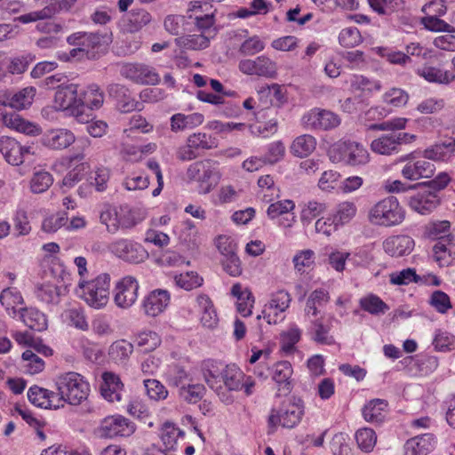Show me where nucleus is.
<instances>
[{"instance_id": "1", "label": "nucleus", "mask_w": 455, "mask_h": 455, "mask_svg": "<svg viewBox=\"0 0 455 455\" xmlns=\"http://www.w3.org/2000/svg\"><path fill=\"white\" fill-rule=\"evenodd\" d=\"M203 372L207 385L216 391L222 389L223 384L228 391H243L246 396L255 392L254 378L246 375L236 364L222 367L220 363L208 360L204 363Z\"/></svg>"}, {"instance_id": "2", "label": "nucleus", "mask_w": 455, "mask_h": 455, "mask_svg": "<svg viewBox=\"0 0 455 455\" xmlns=\"http://www.w3.org/2000/svg\"><path fill=\"white\" fill-rule=\"evenodd\" d=\"M60 397V408L64 407L67 403L71 405H79L85 401L90 394L91 388L85 378L75 371H68L60 374L55 380Z\"/></svg>"}, {"instance_id": "3", "label": "nucleus", "mask_w": 455, "mask_h": 455, "mask_svg": "<svg viewBox=\"0 0 455 455\" xmlns=\"http://www.w3.org/2000/svg\"><path fill=\"white\" fill-rule=\"evenodd\" d=\"M76 293L89 307L94 309L104 308L109 301L110 275L103 273L90 281L80 279Z\"/></svg>"}, {"instance_id": "4", "label": "nucleus", "mask_w": 455, "mask_h": 455, "mask_svg": "<svg viewBox=\"0 0 455 455\" xmlns=\"http://www.w3.org/2000/svg\"><path fill=\"white\" fill-rule=\"evenodd\" d=\"M406 212L398 199L387 196L373 204L368 212L371 224L382 228H393L401 225L405 220Z\"/></svg>"}, {"instance_id": "5", "label": "nucleus", "mask_w": 455, "mask_h": 455, "mask_svg": "<svg viewBox=\"0 0 455 455\" xmlns=\"http://www.w3.org/2000/svg\"><path fill=\"white\" fill-rule=\"evenodd\" d=\"M330 160L334 164L359 167L366 165L370 160V153L361 143L350 140H339L329 149Z\"/></svg>"}, {"instance_id": "6", "label": "nucleus", "mask_w": 455, "mask_h": 455, "mask_svg": "<svg viewBox=\"0 0 455 455\" xmlns=\"http://www.w3.org/2000/svg\"><path fill=\"white\" fill-rule=\"evenodd\" d=\"M187 176L190 180L197 182L199 193L205 195L219 184L221 172L217 162L204 159L190 164L187 170Z\"/></svg>"}, {"instance_id": "7", "label": "nucleus", "mask_w": 455, "mask_h": 455, "mask_svg": "<svg viewBox=\"0 0 455 455\" xmlns=\"http://www.w3.org/2000/svg\"><path fill=\"white\" fill-rule=\"evenodd\" d=\"M54 106L58 110L67 111L79 123H88L91 115L82 113L79 105V85L72 83L61 84L57 86L54 94Z\"/></svg>"}, {"instance_id": "8", "label": "nucleus", "mask_w": 455, "mask_h": 455, "mask_svg": "<svg viewBox=\"0 0 455 455\" xmlns=\"http://www.w3.org/2000/svg\"><path fill=\"white\" fill-rule=\"evenodd\" d=\"M304 412L303 401L299 397L292 396L282 409L271 411L268 424L271 427L280 425L285 428H293L301 421Z\"/></svg>"}, {"instance_id": "9", "label": "nucleus", "mask_w": 455, "mask_h": 455, "mask_svg": "<svg viewBox=\"0 0 455 455\" xmlns=\"http://www.w3.org/2000/svg\"><path fill=\"white\" fill-rule=\"evenodd\" d=\"M109 251L124 261L139 264L148 258L144 247L129 239H118L108 245Z\"/></svg>"}, {"instance_id": "10", "label": "nucleus", "mask_w": 455, "mask_h": 455, "mask_svg": "<svg viewBox=\"0 0 455 455\" xmlns=\"http://www.w3.org/2000/svg\"><path fill=\"white\" fill-rule=\"evenodd\" d=\"M140 285L135 277L126 275L118 280L113 290V300L122 309L130 308L138 299Z\"/></svg>"}, {"instance_id": "11", "label": "nucleus", "mask_w": 455, "mask_h": 455, "mask_svg": "<svg viewBox=\"0 0 455 455\" xmlns=\"http://www.w3.org/2000/svg\"><path fill=\"white\" fill-rule=\"evenodd\" d=\"M301 122L307 129L328 131L338 127L340 118L332 111L315 108L303 115Z\"/></svg>"}, {"instance_id": "12", "label": "nucleus", "mask_w": 455, "mask_h": 455, "mask_svg": "<svg viewBox=\"0 0 455 455\" xmlns=\"http://www.w3.org/2000/svg\"><path fill=\"white\" fill-rule=\"evenodd\" d=\"M239 70L248 76L275 78L277 76V65L266 55L255 59H244L238 64Z\"/></svg>"}, {"instance_id": "13", "label": "nucleus", "mask_w": 455, "mask_h": 455, "mask_svg": "<svg viewBox=\"0 0 455 455\" xmlns=\"http://www.w3.org/2000/svg\"><path fill=\"white\" fill-rule=\"evenodd\" d=\"M122 76L140 84H156L160 81L155 68L143 63H125L120 69Z\"/></svg>"}, {"instance_id": "14", "label": "nucleus", "mask_w": 455, "mask_h": 455, "mask_svg": "<svg viewBox=\"0 0 455 455\" xmlns=\"http://www.w3.org/2000/svg\"><path fill=\"white\" fill-rule=\"evenodd\" d=\"M292 373V366L288 361L277 362L270 368L271 378L277 386L276 396H285L291 393Z\"/></svg>"}, {"instance_id": "15", "label": "nucleus", "mask_w": 455, "mask_h": 455, "mask_svg": "<svg viewBox=\"0 0 455 455\" xmlns=\"http://www.w3.org/2000/svg\"><path fill=\"white\" fill-rule=\"evenodd\" d=\"M101 435L106 437L129 436L135 431L134 425L123 416L107 417L100 424Z\"/></svg>"}, {"instance_id": "16", "label": "nucleus", "mask_w": 455, "mask_h": 455, "mask_svg": "<svg viewBox=\"0 0 455 455\" xmlns=\"http://www.w3.org/2000/svg\"><path fill=\"white\" fill-rule=\"evenodd\" d=\"M170 300L171 296L166 290H154L144 298L142 310L148 316L156 317L166 309Z\"/></svg>"}, {"instance_id": "17", "label": "nucleus", "mask_w": 455, "mask_h": 455, "mask_svg": "<svg viewBox=\"0 0 455 455\" xmlns=\"http://www.w3.org/2000/svg\"><path fill=\"white\" fill-rule=\"evenodd\" d=\"M0 152L12 165H20L24 162L25 156L29 154V148L20 145L16 140L2 136L0 138Z\"/></svg>"}, {"instance_id": "18", "label": "nucleus", "mask_w": 455, "mask_h": 455, "mask_svg": "<svg viewBox=\"0 0 455 455\" xmlns=\"http://www.w3.org/2000/svg\"><path fill=\"white\" fill-rule=\"evenodd\" d=\"M75 140V134L70 130L65 128L49 130L42 138L43 145L54 150L67 148L72 145Z\"/></svg>"}, {"instance_id": "19", "label": "nucleus", "mask_w": 455, "mask_h": 455, "mask_svg": "<svg viewBox=\"0 0 455 455\" xmlns=\"http://www.w3.org/2000/svg\"><path fill=\"white\" fill-rule=\"evenodd\" d=\"M104 99V92L96 84H90L84 88H79V105L82 113H85V108L90 110L100 108Z\"/></svg>"}, {"instance_id": "20", "label": "nucleus", "mask_w": 455, "mask_h": 455, "mask_svg": "<svg viewBox=\"0 0 455 455\" xmlns=\"http://www.w3.org/2000/svg\"><path fill=\"white\" fill-rule=\"evenodd\" d=\"M414 245V240L404 235H391L383 242L385 252L392 257H402L410 254Z\"/></svg>"}, {"instance_id": "21", "label": "nucleus", "mask_w": 455, "mask_h": 455, "mask_svg": "<svg viewBox=\"0 0 455 455\" xmlns=\"http://www.w3.org/2000/svg\"><path fill=\"white\" fill-rule=\"evenodd\" d=\"M28 398L31 403L40 408L55 410L60 408V397L57 393L36 385L28 389Z\"/></svg>"}, {"instance_id": "22", "label": "nucleus", "mask_w": 455, "mask_h": 455, "mask_svg": "<svg viewBox=\"0 0 455 455\" xmlns=\"http://www.w3.org/2000/svg\"><path fill=\"white\" fill-rule=\"evenodd\" d=\"M1 121L7 128L27 135L36 136L41 133V128L37 124L25 120L15 112L3 114Z\"/></svg>"}, {"instance_id": "23", "label": "nucleus", "mask_w": 455, "mask_h": 455, "mask_svg": "<svg viewBox=\"0 0 455 455\" xmlns=\"http://www.w3.org/2000/svg\"><path fill=\"white\" fill-rule=\"evenodd\" d=\"M0 303L4 307L6 313L12 318L20 315L24 299L21 292L16 287H8L0 293Z\"/></svg>"}, {"instance_id": "24", "label": "nucleus", "mask_w": 455, "mask_h": 455, "mask_svg": "<svg viewBox=\"0 0 455 455\" xmlns=\"http://www.w3.org/2000/svg\"><path fill=\"white\" fill-rule=\"evenodd\" d=\"M435 171V165L424 158L408 162L402 169L401 173L407 180H417L432 177Z\"/></svg>"}, {"instance_id": "25", "label": "nucleus", "mask_w": 455, "mask_h": 455, "mask_svg": "<svg viewBox=\"0 0 455 455\" xmlns=\"http://www.w3.org/2000/svg\"><path fill=\"white\" fill-rule=\"evenodd\" d=\"M438 204L439 199L435 193L427 189L418 192L409 199L410 207L420 214L431 212Z\"/></svg>"}, {"instance_id": "26", "label": "nucleus", "mask_w": 455, "mask_h": 455, "mask_svg": "<svg viewBox=\"0 0 455 455\" xmlns=\"http://www.w3.org/2000/svg\"><path fill=\"white\" fill-rule=\"evenodd\" d=\"M435 445L432 434H425L409 439L404 444V455H427Z\"/></svg>"}, {"instance_id": "27", "label": "nucleus", "mask_w": 455, "mask_h": 455, "mask_svg": "<svg viewBox=\"0 0 455 455\" xmlns=\"http://www.w3.org/2000/svg\"><path fill=\"white\" fill-rule=\"evenodd\" d=\"M204 121V116L201 113H191L188 115L176 113L170 118V127L172 132H180L195 129L200 126Z\"/></svg>"}, {"instance_id": "28", "label": "nucleus", "mask_w": 455, "mask_h": 455, "mask_svg": "<svg viewBox=\"0 0 455 455\" xmlns=\"http://www.w3.org/2000/svg\"><path fill=\"white\" fill-rule=\"evenodd\" d=\"M423 158L436 162H450L455 157V140L435 144L426 148L422 153Z\"/></svg>"}, {"instance_id": "29", "label": "nucleus", "mask_w": 455, "mask_h": 455, "mask_svg": "<svg viewBox=\"0 0 455 455\" xmlns=\"http://www.w3.org/2000/svg\"><path fill=\"white\" fill-rule=\"evenodd\" d=\"M102 379L100 390L103 397L109 402L121 401L124 384L119 376L113 372H104Z\"/></svg>"}, {"instance_id": "30", "label": "nucleus", "mask_w": 455, "mask_h": 455, "mask_svg": "<svg viewBox=\"0 0 455 455\" xmlns=\"http://www.w3.org/2000/svg\"><path fill=\"white\" fill-rule=\"evenodd\" d=\"M102 41V36L93 32H76L67 37V42L70 45L79 46L87 55L89 52L100 46Z\"/></svg>"}, {"instance_id": "31", "label": "nucleus", "mask_w": 455, "mask_h": 455, "mask_svg": "<svg viewBox=\"0 0 455 455\" xmlns=\"http://www.w3.org/2000/svg\"><path fill=\"white\" fill-rule=\"evenodd\" d=\"M416 73L428 83L438 84H449L455 79V75L452 71L428 65L419 68Z\"/></svg>"}, {"instance_id": "32", "label": "nucleus", "mask_w": 455, "mask_h": 455, "mask_svg": "<svg viewBox=\"0 0 455 455\" xmlns=\"http://www.w3.org/2000/svg\"><path fill=\"white\" fill-rule=\"evenodd\" d=\"M36 93L34 86L25 87L17 92L8 93L3 104L15 109H25L32 105Z\"/></svg>"}, {"instance_id": "33", "label": "nucleus", "mask_w": 455, "mask_h": 455, "mask_svg": "<svg viewBox=\"0 0 455 455\" xmlns=\"http://www.w3.org/2000/svg\"><path fill=\"white\" fill-rule=\"evenodd\" d=\"M196 304L201 312V323L208 329H214L219 323V318L211 299L204 294L196 298Z\"/></svg>"}, {"instance_id": "34", "label": "nucleus", "mask_w": 455, "mask_h": 455, "mask_svg": "<svg viewBox=\"0 0 455 455\" xmlns=\"http://www.w3.org/2000/svg\"><path fill=\"white\" fill-rule=\"evenodd\" d=\"M387 406L384 399H372L363 408V416L368 422H381L386 417Z\"/></svg>"}, {"instance_id": "35", "label": "nucleus", "mask_w": 455, "mask_h": 455, "mask_svg": "<svg viewBox=\"0 0 455 455\" xmlns=\"http://www.w3.org/2000/svg\"><path fill=\"white\" fill-rule=\"evenodd\" d=\"M20 317L31 330L42 331L47 328L46 315L36 307L22 308Z\"/></svg>"}, {"instance_id": "36", "label": "nucleus", "mask_w": 455, "mask_h": 455, "mask_svg": "<svg viewBox=\"0 0 455 455\" xmlns=\"http://www.w3.org/2000/svg\"><path fill=\"white\" fill-rule=\"evenodd\" d=\"M370 147L374 153L383 156H391L400 151L395 133L382 134L373 140Z\"/></svg>"}, {"instance_id": "37", "label": "nucleus", "mask_w": 455, "mask_h": 455, "mask_svg": "<svg viewBox=\"0 0 455 455\" xmlns=\"http://www.w3.org/2000/svg\"><path fill=\"white\" fill-rule=\"evenodd\" d=\"M159 436L163 443L164 451H175L179 438L183 436V432L173 423L166 421L160 428Z\"/></svg>"}, {"instance_id": "38", "label": "nucleus", "mask_w": 455, "mask_h": 455, "mask_svg": "<svg viewBox=\"0 0 455 455\" xmlns=\"http://www.w3.org/2000/svg\"><path fill=\"white\" fill-rule=\"evenodd\" d=\"M316 140L310 134H303L295 138L291 146V152L295 156L306 157L314 152Z\"/></svg>"}, {"instance_id": "39", "label": "nucleus", "mask_w": 455, "mask_h": 455, "mask_svg": "<svg viewBox=\"0 0 455 455\" xmlns=\"http://www.w3.org/2000/svg\"><path fill=\"white\" fill-rule=\"evenodd\" d=\"M330 300L329 292L323 289L313 291L306 302L305 312L307 315L316 316L319 313L318 307H323Z\"/></svg>"}, {"instance_id": "40", "label": "nucleus", "mask_w": 455, "mask_h": 455, "mask_svg": "<svg viewBox=\"0 0 455 455\" xmlns=\"http://www.w3.org/2000/svg\"><path fill=\"white\" fill-rule=\"evenodd\" d=\"M191 148L198 150H210L218 148V139L205 132H194L187 138Z\"/></svg>"}, {"instance_id": "41", "label": "nucleus", "mask_w": 455, "mask_h": 455, "mask_svg": "<svg viewBox=\"0 0 455 455\" xmlns=\"http://www.w3.org/2000/svg\"><path fill=\"white\" fill-rule=\"evenodd\" d=\"M209 43L210 36L204 34L188 35L175 39V44L180 48L194 51L205 49L208 47Z\"/></svg>"}, {"instance_id": "42", "label": "nucleus", "mask_w": 455, "mask_h": 455, "mask_svg": "<svg viewBox=\"0 0 455 455\" xmlns=\"http://www.w3.org/2000/svg\"><path fill=\"white\" fill-rule=\"evenodd\" d=\"M133 346L125 339L115 341L109 347L108 355L116 363H124L132 354Z\"/></svg>"}, {"instance_id": "43", "label": "nucleus", "mask_w": 455, "mask_h": 455, "mask_svg": "<svg viewBox=\"0 0 455 455\" xmlns=\"http://www.w3.org/2000/svg\"><path fill=\"white\" fill-rule=\"evenodd\" d=\"M152 20L151 14L144 9H132L128 14L127 28L131 33H135L148 25Z\"/></svg>"}, {"instance_id": "44", "label": "nucleus", "mask_w": 455, "mask_h": 455, "mask_svg": "<svg viewBox=\"0 0 455 455\" xmlns=\"http://www.w3.org/2000/svg\"><path fill=\"white\" fill-rule=\"evenodd\" d=\"M357 208L352 202H342L337 205L331 215L338 227L340 228L349 223L355 216Z\"/></svg>"}, {"instance_id": "45", "label": "nucleus", "mask_w": 455, "mask_h": 455, "mask_svg": "<svg viewBox=\"0 0 455 455\" xmlns=\"http://www.w3.org/2000/svg\"><path fill=\"white\" fill-rule=\"evenodd\" d=\"M60 294V288L51 283L40 284L36 290V298L46 304H58Z\"/></svg>"}, {"instance_id": "46", "label": "nucleus", "mask_w": 455, "mask_h": 455, "mask_svg": "<svg viewBox=\"0 0 455 455\" xmlns=\"http://www.w3.org/2000/svg\"><path fill=\"white\" fill-rule=\"evenodd\" d=\"M52 175L46 171H37L34 172L30 180V190L34 194H41L48 190L52 185Z\"/></svg>"}, {"instance_id": "47", "label": "nucleus", "mask_w": 455, "mask_h": 455, "mask_svg": "<svg viewBox=\"0 0 455 455\" xmlns=\"http://www.w3.org/2000/svg\"><path fill=\"white\" fill-rule=\"evenodd\" d=\"M355 437L359 449L364 452H371L377 443L376 433L369 427L358 429Z\"/></svg>"}, {"instance_id": "48", "label": "nucleus", "mask_w": 455, "mask_h": 455, "mask_svg": "<svg viewBox=\"0 0 455 455\" xmlns=\"http://www.w3.org/2000/svg\"><path fill=\"white\" fill-rule=\"evenodd\" d=\"M339 43L344 48H354L363 43V36L356 27H347L339 34Z\"/></svg>"}, {"instance_id": "49", "label": "nucleus", "mask_w": 455, "mask_h": 455, "mask_svg": "<svg viewBox=\"0 0 455 455\" xmlns=\"http://www.w3.org/2000/svg\"><path fill=\"white\" fill-rule=\"evenodd\" d=\"M205 392V388L202 384H188L180 387V397L188 403H196L199 402Z\"/></svg>"}, {"instance_id": "50", "label": "nucleus", "mask_w": 455, "mask_h": 455, "mask_svg": "<svg viewBox=\"0 0 455 455\" xmlns=\"http://www.w3.org/2000/svg\"><path fill=\"white\" fill-rule=\"evenodd\" d=\"M359 305L362 309L371 315L384 314L388 309L387 305L373 294L362 298L359 300Z\"/></svg>"}, {"instance_id": "51", "label": "nucleus", "mask_w": 455, "mask_h": 455, "mask_svg": "<svg viewBox=\"0 0 455 455\" xmlns=\"http://www.w3.org/2000/svg\"><path fill=\"white\" fill-rule=\"evenodd\" d=\"M64 315L66 320L75 328L81 331H87L89 329V324L83 307H72L68 308L65 310Z\"/></svg>"}, {"instance_id": "52", "label": "nucleus", "mask_w": 455, "mask_h": 455, "mask_svg": "<svg viewBox=\"0 0 455 455\" xmlns=\"http://www.w3.org/2000/svg\"><path fill=\"white\" fill-rule=\"evenodd\" d=\"M174 281L177 286L186 291H191L200 287L204 279L196 272L188 271L175 275Z\"/></svg>"}, {"instance_id": "53", "label": "nucleus", "mask_w": 455, "mask_h": 455, "mask_svg": "<svg viewBox=\"0 0 455 455\" xmlns=\"http://www.w3.org/2000/svg\"><path fill=\"white\" fill-rule=\"evenodd\" d=\"M21 358L23 361V368L28 374H37L44 368V360L31 350L24 351Z\"/></svg>"}, {"instance_id": "54", "label": "nucleus", "mask_w": 455, "mask_h": 455, "mask_svg": "<svg viewBox=\"0 0 455 455\" xmlns=\"http://www.w3.org/2000/svg\"><path fill=\"white\" fill-rule=\"evenodd\" d=\"M300 337V329L295 324L291 325L286 331L281 334L282 350L286 354L292 352L295 345L299 341Z\"/></svg>"}, {"instance_id": "55", "label": "nucleus", "mask_w": 455, "mask_h": 455, "mask_svg": "<svg viewBox=\"0 0 455 455\" xmlns=\"http://www.w3.org/2000/svg\"><path fill=\"white\" fill-rule=\"evenodd\" d=\"M350 87L353 92L379 91L381 84L379 81L370 80L361 75H354L350 78Z\"/></svg>"}, {"instance_id": "56", "label": "nucleus", "mask_w": 455, "mask_h": 455, "mask_svg": "<svg viewBox=\"0 0 455 455\" xmlns=\"http://www.w3.org/2000/svg\"><path fill=\"white\" fill-rule=\"evenodd\" d=\"M110 178V170L107 167H98L91 172L89 176V182L93 186L98 192H102L107 189L108 182Z\"/></svg>"}, {"instance_id": "57", "label": "nucleus", "mask_w": 455, "mask_h": 455, "mask_svg": "<svg viewBox=\"0 0 455 455\" xmlns=\"http://www.w3.org/2000/svg\"><path fill=\"white\" fill-rule=\"evenodd\" d=\"M258 185L262 188V199L266 203L272 202L279 197V188L275 186L273 178L270 175H265L259 179Z\"/></svg>"}, {"instance_id": "58", "label": "nucleus", "mask_w": 455, "mask_h": 455, "mask_svg": "<svg viewBox=\"0 0 455 455\" xmlns=\"http://www.w3.org/2000/svg\"><path fill=\"white\" fill-rule=\"evenodd\" d=\"M160 344V336L155 331H143L137 338L138 347L145 353L155 350Z\"/></svg>"}, {"instance_id": "59", "label": "nucleus", "mask_w": 455, "mask_h": 455, "mask_svg": "<svg viewBox=\"0 0 455 455\" xmlns=\"http://www.w3.org/2000/svg\"><path fill=\"white\" fill-rule=\"evenodd\" d=\"M439 15H426L422 18L421 23L430 31L434 32H455V28L439 18Z\"/></svg>"}, {"instance_id": "60", "label": "nucleus", "mask_w": 455, "mask_h": 455, "mask_svg": "<svg viewBox=\"0 0 455 455\" xmlns=\"http://www.w3.org/2000/svg\"><path fill=\"white\" fill-rule=\"evenodd\" d=\"M330 326L323 323V318L312 322V339L320 344H331L333 339L329 336Z\"/></svg>"}, {"instance_id": "61", "label": "nucleus", "mask_w": 455, "mask_h": 455, "mask_svg": "<svg viewBox=\"0 0 455 455\" xmlns=\"http://www.w3.org/2000/svg\"><path fill=\"white\" fill-rule=\"evenodd\" d=\"M374 51L391 64L405 65L411 61V57L400 51H394L387 47H376Z\"/></svg>"}, {"instance_id": "62", "label": "nucleus", "mask_w": 455, "mask_h": 455, "mask_svg": "<svg viewBox=\"0 0 455 455\" xmlns=\"http://www.w3.org/2000/svg\"><path fill=\"white\" fill-rule=\"evenodd\" d=\"M100 219L109 233L115 234L119 229V208L107 207L100 213Z\"/></svg>"}, {"instance_id": "63", "label": "nucleus", "mask_w": 455, "mask_h": 455, "mask_svg": "<svg viewBox=\"0 0 455 455\" xmlns=\"http://www.w3.org/2000/svg\"><path fill=\"white\" fill-rule=\"evenodd\" d=\"M144 387L148 397L155 401L164 400L168 396V390L157 379H144Z\"/></svg>"}, {"instance_id": "64", "label": "nucleus", "mask_w": 455, "mask_h": 455, "mask_svg": "<svg viewBox=\"0 0 455 455\" xmlns=\"http://www.w3.org/2000/svg\"><path fill=\"white\" fill-rule=\"evenodd\" d=\"M292 262L298 272L304 273L314 265L315 252L310 249L299 251L294 255Z\"/></svg>"}]
</instances>
